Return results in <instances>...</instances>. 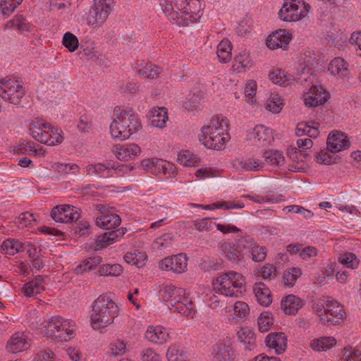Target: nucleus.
Instances as JSON below:
<instances>
[{
	"instance_id": "nucleus-1",
	"label": "nucleus",
	"mask_w": 361,
	"mask_h": 361,
	"mask_svg": "<svg viewBox=\"0 0 361 361\" xmlns=\"http://www.w3.org/2000/svg\"><path fill=\"white\" fill-rule=\"evenodd\" d=\"M40 326L44 329V336L61 343L70 341L76 330L73 321L59 315L44 319Z\"/></svg>"
},
{
	"instance_id": "nucleus-2",
	"label": "nucleus",
	"mask_w": 361,
	"mask_h": 361,
	"mask_svg": "<svg viewBox=\"0 0 361 361\" xmlns=\"http://www.w3.org/2000/svg\"><path fill=\"white\" fill-rule=\"evenodd\" d=\"M118 312L117 305L105 295H100L94 302L91 322L94 329L111 324Z\"/></svg>"
},
{
	"instance_id": "nucleus-3",
	"label": "nucleus",
	"mask_w": 361,
	"mask_h": 361,
	"mask_svg": "<svg viewBox=\"0 0 361 361\" xmlns=\"http://www.w3.org/2000/svg\"><path fill=\"white\" fill-rule=\"evenodd\" d=\"M199 139L206 147L221 150L225 147L230 135L217 118L212 121L209 125L202 128Z\"/></svg>"
},
{
	"instance_id": "nucleus-4",
	"label": "nucleus",
	"mask_w": 361,
	"mask_h": 361,
	"mask_svg": "<svg viewBox=\"0 0 361 361\" xmlns=\"http://www.w3.org/2000/svg\"><path fill=\"white\" fill-rule=\"evenodd\" d=\"M245 284L244 276L236 271H228L219 276L214 283L217 293L224 297L242 296Z\"/></svg>"
},
{
	"instance_id": "nucleus-5",
	"label": "nucleus",
	"mask_w": 361,
	"mask_h": 361,
	"mask_svg": "<svg viewBox=\"0 0 361 361\" xmlns=\"http://www.w3.org/2000/svg\"><path fill=\"white\" fill-rule=\"evenodd\" d=\"M181 7L180 10H177V20H170L175 21L179 26H187L193 23L202 16L200 0H186Z\"/></svg>"
},
{
	"instance_id": "nucleus-6",
	"label": "nucleus",
	"mask_w": 361,
	"mask_h": 361,
	"mask_svg": "<svg viewBox=\"0 0 361 361\" xmlns=\"http://www.w3.org/2000/svg\"><path fill=\"white\" fill-rule=\"evenodd\" d=\"M23 95V86L18 80L8 77L0 80V97L5 101L18 105Z\"/></svg>"
},
{
	"instance_id": "nucleus-7",
	"label": "nucleus",
	"mask_w": 361,
	"mask_h": 361,
	"mask_svg": "<svg viewBox=\"0 0 361 361\" xmlns=\"http://www.w3.org/2000/svg\"><path fill=\"white\" fill-rule=\"evenodd\" d=\"M320 320L325 324L336 325L345 318L343 307L335 300L328 301L324 310L319 314Z\"/></svg>"
},
{
	"instance_id": "nucleus-8",
	"label": "nucleus",
	"mask_w": 361,
	"mask_h": 361,
	"mask_svg": "<svg viewBox=\"0 0 361 361\" xmlns=\"http://www.w3.org/2000/svg\"><path fill=\"white\" fill-rule=\"evenodd\" d=\"M51 216L56 222L63 224L78 221L81 218L78 209L70 204L56 206L51 212Z\"/></svg>"
},
{
	"instance_id": "nucleus-9",
	"label": "nucleus",
	"mask_w": 361,
	"mask_h": 361,
	"mask_svg": "<svg viewBox=\"0 0 361 361\" xmlns=\"http://www.w3.org/2000/svg\"><path fill=\"white\" fill-rule=\"evenodd\" d=\"M188 258L185 254L180 253L166 257L159 261V267L161 270L171 271L176 274L185 271Z\"/></svg>"
},
{
	"instance_id": "nucleus-10",
	"label": "nucleus",
	"mask_w": 361,
	"mask_h": 361,
	"mask_svg": "<svg viewBox=\"0 0 361 361\" xmlns=\"http://www.w3.org/2000/svg\"><path fill=\"white\" fill-rule=\"evenodd\" d=\"M100 214L96 217V224L106 230H111L118 227L121 222L120 216L110 212H106V206L102 204L96 205Z\"/></svg>"
},
{
	"instance_id": "nucleus-11",
	"label": "nucleus",
	"mask_w": 361,
	"mask_h": 361,
	"mask_svg": "<svg viewBox=\"0 0 361 361\" xmlns=\"http://www.w3.org/2000/svg\"><path fill=\"white\" fill-rule=\"evenodd\" d=\"M306 14L307 12L302 10V6H299L293 1H286L279 11L280 19L286 22L297 21L305 17Z\"/></svg>"
},
{
	"instance_id": "nucleus-12",
	"label": "nucleus",
	"mask_w": 361,
	"mask_h": 361,
	"mask_svg": "<svg viewBox=\"0 0 361 361\" xmlns=\"http://www.w3.org/2000/svg\"><path fill=\"white\" fill-rule=\"evenodd\" d=\"M212 354L215 361H231L234 359V352L231 340L228 338L220 341L212 346Z\"/></svg>"
},
{
	"instance_id": "nucleus-13",
	"label": "nucleus",
	"mask_w": 361,
	"mask_h": 361,
	"mask_svg": "<svg viewBox=\"0 0 361 361\" xmlns=\"http://www.w3.org/2000/svg\"><path fill=\"white\" fill-rule=\"evenodd\" d=\"M328 100L326 92L322 87L312 85L310 90L305 93L304 103L305 106L314 107L322 105Z\"/></svg>"
},
{
	"instance_id": "nucleus-14",
	"label": "nucleus",
	"mask_w": 361,
	"mask_h": 361,
	"mask_svg": "<svg viewBox=\"0 0 361 361\" xmlns=\"http://www.w3.org/2000/svg\"><path fill=\"white\" fill-rule=\"evenodd\" d=\"M133 167H130L127 164H121V166H116L115 164H111L108 162L107 164H88L86 166V171L87 175L91 176H102L104 171H107L109 173L111 169H114L115 171H131Z\"/></svg>"
},
{
	"instance_id": "nucleus-15",
	"label": "nucleus",
	"mask_w": 361,
	"mask_h": 361,
	"mask_svg": "<svg viewBox=\"0 0 361 361\" xmlns=\"http://www.w3.org/2000/svg\"><path fill=\"white\" fill-rule=\"evenodd\" d=\"M123 125L129 130L130 135L137 132L141 128V124L131 108H127L121 111L116 116Z\"/></svg>"
},
{
	"instance_id": "nucleus-16",
	"label": "nucleus",
	"mask_w": 361,
	"mask_h": 361,
	"mask_svg": "<svg viewBox=\"0 0 361 361\" xmlns=\"http://www.w3.org/2000/svg\"><path fill=\"white\" fill-rule=\"evenodd\" d=\"M326 145L331 152H338L349 146V140L343 133L332 131L327 137Z\"/></svg>"
},
{
	"instance_id": "nucleus-17",
	"label": "nucleus",
	"mask_w": 361,
	"mask_h": 361,
	"mask_svg": "<svg viewBox=\"0 0 361 361\" xmlns=\"http://www.w3.org/2000/svg\"><path fill=\"white\" fill-rule=\"evenodd\" d=\"M160 297L168 303L169 307H171L179 300L183 298L185 290L181 288L176 287L173 285H166L159 290Z\"/></svg>"
},
{
	"instance_id": "nucleus-18",
	"label": "nucleus",
	"mask_w": 361,
	"mask_h": 361,
	"mask_svg": "<svg viewBox=\"0 0 361 361\" xmlns=\"http://www.w3.org/2000/svg\"><path fill=\"white\" fill-rule=\"evenodd\" d=\"M255 145L266 147L274 140L273 130L262 125L256 126L253 130Z\"/></svg>"
},
{
	"instance_id": "nucleus-19",
	"label": "nucleus",
	"mask_w": 361,
	"mask_h": 361,
	"mask_svg": "<svg viewBox=\"0 0 361 361\" xmlns=\"http://www.w3.org/2000/svg\"><path fill=\"white\" fill-rule=\"evenodd\" d=\"M267 346L275 350L276 354L283 353L287 348V337L283 332L269 334L265 340Z\"/></svg>"
},
{
	"instance_id": "nucleus-20",
	"label": "nucleus",
	"mask_w": 361,
	"mask_h": 361,
	"mask_svg": "<svg viewBox=\"0 0 361 361\" xmlns=\"http://www.w3.org/2000/svg\"><path fill=\"white\" fill-rule=\"evenodd\" d=\"M290 35L284 30L273 33L267 40V46L270 49L281 48L285 49L290 41Z\"/></svg>"
},
{
	"instance_id": "nucleus-21",
	"label": "nucleus",
	"mask_w": 361,
	"mask_h": 361,
	"mask_svg": "<svg viewBox=\"0 0 361 361\" xmlns=\"http://www.w3.org/2000/svg\"><path fill=\"white\" fill-rule=\"evenodd\" d=\"M169 309L173 312L179 313L180 315L188 318H193L195 314L193 302L190 298L186 297L185 295H183V298L171 305Z\"/></svg>"
},
{
	"instance_id": "nucleus-22",
	"label": "nucleus",
	"mask_w": 361,
	"mask_h": 361,
	"mask_svg": "<svg viewBox=\"0 0 361 361\" xmlns=\"http://www.w3.org/2000/svg\"><path fill=\"white\" fill-rule=\"evenodd\" d=\"M141 152V148L136 144L128 145H116L114 149V154L121 161H126L134 159Z\"/></svg>"
},
{
	"instance_id": "nucleus-23",
	"label": "nucleus",
	"mask_w": 361,
	"mask_h": 361,
	"mask_svg": "<svg viewBox=\"0 0 361 361\" xmlns=\"http://www.w3.org/2000/svg\"><path fill=\"white\" fill-rule=\"evenodd\" d=\"M234 169L242 171H257L263 167L264 163L257 158L245 159H235L231 162Z\"/></svg>"
},
{
	"instance_id": "nucleus-24",
	"label": "nucleus",
	"mask_w": 361,
	"mask_h": 361,
	"mask_svg": "<svg viewBox=\"0 0 361 361\" xmlns=\"http://www.w3.org/2000/svg\"><path fill=\"white\" fill-rule=\"evenodd\" d=\"M30 346L27 336L23 333H16L8 340L6 349L12 353H17L27 349Z\"/></svg>"
},
{
	"instance_id": "nucleus-25",
	"label": "nucleus",
	"mask_w": 361,
	"mask_h": 361,
	"mask_svg": "<svg viewBox=\"0 0 361 361\" xmlns=\"http://www.w3.org/2000/svg\"><path fill=\"white\" fill-rule=\"evenodd\" d=\"M145 338L150 342L163 344L169 339V334L163 326H149L145 332Z\"/></svg>"
},
{
	"instance_id": "nucleus-26",
	"label": "nucleus",
	"mask_w": 361,
	"mask_h": 361,
	"mask_svg": "<svg viewBox=\"0 0 361 361\" xmlns=\"http://www.w3.org/2000/svg\"><path fill=\"white\" fill-rule=\"evenodd\" d=\"M302 305V300L294 295H288L281 301V309L288 315L295 314Z\"/></svg>"
},
{
	"instance_id": "nucleus-27",
	"label": "nucleus",
	"mask_w": 361,
	"mask_h": 361,
	"mask_svg": "<svg viewBox=\"0 0 361 361\" xmlns=\"http://www.w3.org/2000/svg\"><path fill=\"white\" fill-rule=\"evenodd\" d=\"M186 0H161V6L169 20H177L178 11Z\"/></svg>"
},
{
	"instance_id": "nucleus-28",
	"label": "nucleus",
	"mask_w": 361,
	"mask_h": 361,
	"mask_svg": "<svg viewBox=\"0 0 361 361\" xmlns=\"http://www.w3.org/2000/svg\"><path fill=\"white\" fill-rule=\"evenodd\" d=\"M253 292L261 305L267 307L271 303L272 295L271 291L264 283L259 282L255 283Z\"/></svg>"
},
{
	"instance_id": "nucleus-29",
	"label": "nucleus",
	"mask_w": 361,
	"mask_h": 361,
	"mask_svg": "<svg viewBox=\"0 0 361 361\" xmlns=\"http://www.w3.org/2000/svg\"><path fill=\"white\" fill-rule=\"evenodd\" d=\"M44 277L41 275L37 276L32 281L26 283L23 288V292L27 297L40 293L44 290Z\"/></svg>"
},
{
	"instance_id": "nucleus-30",
	"label": "nucleus",
	"mask_w": 361,
	"mask_h": 361,
	"mask_svg": "<svg viewBox=\"0 0 361 361\" xmlns=\"http://www.w3.org/2000/svg\"><path fill=\"white\" fill-rule=\"evenodd\" d=\"M220 252L222 255L230 261L238 262L243 259V255L231 242H223L220 245Z\"/></svg>"
},
{
	"instance_id": "nucleus-31",
	"label": "nucleus",
	"mask_w": 361,
	"mask_h": 361,
	"mask_svg": "<svg viewBox=\"0 0 361 361\" xmlns=\"http://www.w3.org/2000/svg\"><path fill=\"white\" fill-rule=\"evenodd\" d=\"M134 70L137 74L149 79L157 78L162 72V68L161 67L151 63H145L142 67H140L139 65H136L134 67Z\"/></svg>"
},
{
	"instance_id": "nucleus-32",
	"label": "nucleus",
	"mask_w": 361,
	"mask_h": 361,
	"mask_svg": "<svg viewBox=\"0 0 361 361\" xmlns=\"http://www.w3.org/2000/svg\"><path fill=\"white\" fill-rule=\"evenodd\" d=\"M328 70L332 75L341 78H345L349 73L345 61L340 57H336L330 62Z\"/></svg>"
},
{
	"instance_id": "nucleus-33",
	"label": "nucleus",
	"mask_w": 361,
	"mask_h": 361,
	"mask_svg": "<svg viewBox=\"0 0 361 361\" xmlns=\"http://www.w3.org/2000/svg\"><path fill=\"white\" fill-rule=\"evenodd\" d=\"M1 249L6 254L14 255L25 250V245L18 239L9 238L3 241Z\"/></svg>"
},
{
	"instance_id": "nucleus-34",
	"label": "nucleus",
	"mask_w": 361,
	"mask_h": 361,
	"mask_svg": "<svg viewBox=\"0 0 361 361\" xmlns=\"http://www.w3.org/2000/svg\"><path fill=\"white\" fill-rule=\"evenodd\" d=\"M168 121L167 109L165 107L154 108L151 111V124L152 126L163 128Z\"/></svg>"
},
{
	"instance_id": "nucleus-35",
	"label": "nucleus",
	"mask_w": 361,
	"mask_h": 361,
	"mask_svg": "<svg viewBox=\"0 0 361 361\" xmlns=\"http://www.w3.org/2000/svg\"><path fill=\"white\" fill-rule=\"evenodd\" d=\"M287 154L293 161V164L290 165L289 169L298 170L304 169V166L300 164L305 161V160L309 157V154L304 150H297L295 149H292L291 150L288 151Z\"/></svg>"
},
{
	"instance_id": "nucleus-36",
	"label": "nucleus",
	"mask_w": 361,
	"mask_h": 361,
	"mask_svg": "<svg viewBox=\"0 0 361 361\" xmlns=\"http://www.w3.org/2000/svg\"><path fill=\"white\" fill-rule=\"evenodd\" d=\"M336 344V340L332 336H322L312 340L310 346L315 351H326Z\"/></svg>"
},
{
	"instance_id": "nucleus-37",
	"label": "nucleus",
	"mask_w": 361,
	"mask_h": 361,
	"mask_svg": "<svg viewBox=\"0 0 361 361\" xmlns=\"http://www.w3.org/2000/svg\"><path fill=\"white\" fill-rule=\"evenodd\" d=\"M109 128L110 133L114 138L126 140L131 135L129 130H127L117 118L111 122Z\"/></svg>"
},
{
	"instance_id": "nucleus-38",
	"label": "nucleus",
	"mask_w": 361,
	"mask_h": 361,
	"mask_svg": "<svg viewBox=\"0 0 361 361\" xmlns=\"http://www.w3.org/2000/svg\"><path fill=\"white\" fill-rule=\"evenodd\" d=\"M232 45L227 39L221 40L216 47V54L221 63H228L231 59Z\"/></svg>"
},
{
	"instance_id": "nucleus-39",
	"label": "nucleus",
	"mask_w": 361,
	"mask_h": 361,
	"mask_svg": "<svg viewBox=\"0 0 361 361\" xmlns=\"http://www.w3.org/2000/svg\"><path fill=\"white\" fill-rule=\"evenodd\" d=\"M263 157L267 164L274 166H282L286 162L283 153L277 150L265 151Z\"/></svg>"
},
{
	"instance_id": "nucleus-40",
	"label": "nucleus",
	"mask_w": 361,
	"mask_h": 361,
	"mask_svg": "<svg viewBox=\"0 0 361 361\" xmlns=\"http://www.w3.org/2000/svg\"><path fill=\"white\" fill-rule=\"evenodd\" d=\"M252 66L251 60L246 53L235 56L233 62V69L238 73L244 72Z\"/></svg>"
},
{
	"instance_id": "nucleus-41",
	"label": "nucleus",
	"mask_w": 361,
	"mask_h": 361,
	"mask_svg": "<svg viewBox=\"0 0 361 361\" xmlns=\"http://www.w3.org/2000/svg\"><path fill=\"white\" fill-rule=\"evenodd\" d=\"M123 259L126 263L140 267L145 264L147 255L139 251L128 252L123 256Z\"/></svg>"
},
{
	"instance_id": "nucleus-42",
	"label": "nucleus",
	"mask_w": 361,
	"mask_h": 361,
	"mask_svg": "<svg viewBox=\"0 0 361 361\" xmlns=\"http://www.w3.org/2000/svg\"><path fill=\"white\" fill-rule=\"evenodd\" d=\"M148 166L151 171L157 175H166L168 173V166L172 169L169 162L158 159H152L149 161Z\"/></svg>"
},
{
	"instance_id": "nucleus-43",
	"label": "nucleus",
	"mask_w": 361,
	"mask_h": 361,
	"mask_svg": "<svg viewBox=\"0 0 361 361\" xmlns=\"http://www.w3.org/2000/svg\"><path fill=\"white\" fill-rule=\"evenodd\" d=\"M166 357L169 361H184L188 356L187 353L180 346L172 345L168 348Z\"/></svg>"
},
{
	"instance_id": "nucleus-44",
	"label": "nucleus",
	"mask_w": 361,
	"mask_h": 361,
	"mask_svg": "<svg viewBox=\"0 0 361 361\" xmlns=\"http://www.w3.org/2000/svg\"><path fill=\"white\" fill-rule=\"evenodd\" d=\"M301 274L302 271L299 268L293 267L287 269L283 276L284 285L288 287L293 286Z\"/></svg>"
},
{
	"instance_id": "nucleus-45",
	"label": "nucleus",
	"mask_w": 361,
	"mask_h": 361,
	"mask_svg": "<svg viewBox=\"0 0 361 361\" xmlns=\"http://www.w3.org/2000/svg\"><path fill=\"white\" fill-rule=\"evenodd\" d=\"M99 273L101 276H118L123 273V267L118 264H104L99 267Z\"/></svg>"
},
{
	"instance_id": "nucleus-46",
	"label": "nucleus",
	"mask_w": 361,
	"mask_h": 361,
	"mask_svg": "<svg viewBox=\"0 0 361 361\" xmlns=\"http://www.w3.org/2000/svg\"><path fill=\"white\" fill-rule=\"evenodd\" d=\"M282 105L283 103L279 94H271L265 104V108L272 113L279 114L282 109Z\"/></svg>"
},
{
	"instance_id": "nucleus-47",
	"label": "nucleus",
	"mask_w": 361,
	"mask_h": 361,
	"mask_svg": "<svg viewBox=\"0 0 361 361\" xmlns=\"http://www.w3.org/2000/svg\"><path fill=\"white\" fill-rule=\"evenodd\" d=\"M240 342L254 346L255 344V335L254 331L249 327L241 328L237 333Z\"/></svg>"
},
{
	"instance_id": "nucleus-48",
	"label": "nucleus",
	"mask_w": 361,
	"mask_h": 361,
	"mask_svg": "<svg viewBox=\"0 0 361 361\" xmlns=\"http://www.w3.org/2000/svg\"><path fill=\"white\" fill-rule=\"evenodd\" d=\"M269 78L275 83H279L282 85L288 84L293 80L291 75H286L281 69L274 70L269 74Z\"/></svg>"
},
{
	"instance_id": "nucleus-49",
	"label": "nucleus",
	"mask_w": 361,
	"mask_h": 361,
	"mask_svg": "<svg viewBox=\"0 0 361 361\" xmlns=\"http://www.w3.org/2000/svg\"><path fill=\"white\" fill-rule=\"evenodd\" d=\"M49 123H44L38 118L33 120L29 126V130L32 137L36 140L39 136L40 133H42L46 128L49 127Z\"/></svg>"
},
{
	"instance_id": "nucleus-50",
	"label": "nucleus",
	"mask_w": 361,
	"mask_h": 361,
	"mask_svg": "<svg viewBox=\"0 0 361 361\" xmlns=\"http://www.w3.org/2000/svg\"><path fill=\"white\" fill-rule=\"evenodd\" d=\"M178 161L185 166H190L196 164L200 161L199 158L190 153L189 151H185L180 153L177 159Z\"/></svg>"
},
{
	"instance_id": "nucleus-51",
	"label": "nucleus",
	"mask_w": 361,
	"mask_h": 361,
	"mask_svg": "<svg viewBox=\"0 0 361 361\" xmlns=\"http://www.w3.org/2000/svg\"><path fill=\"white\" fill-rule=\"evenodd\" d=\"M62 43L71 52L77 49L79 44L77 37L69 32L64 34Z\"/></svg>"
},
{
	"instance_id": "nucleus-52",
	"label": "nucleus",
	"mask_w": 361,
	"mask_h": 361,
	"mask_svg": "<svg viewBox=\"0 0 361 361\" xmlns=\"http://www.w3.org/2000/svg\"><path fill=\"white\" fill-rule=\"evenodd\" d=\"M193 228L199 232L209 231L215 225L211 218H204L192 221Z\"/></svg>"
},
{
	"instance_id": "nucleus-53",
	"label": "nucleus",
	"mask_w": 361,
	"mask_h": 361,
	"mask_svg": "<svg viewBox=\"0 0 361 361\" xmlns=\"http://www.w3.org/2000/svg\"><path fill=\"white\" fill-rule=\"evenodd\" d=\"M338 262L351 269L356 268L359 264V259L356 255L352 252H347L342 255L339 257Z\"/></svg>"
},
{
	"instance_id": "nucleus-54",
	"label": "nucleus",
	"mask_w": 361,
	"mask_h": 361,
	"mask_svg": "<svg viewBox=\"0 0 361 361\" xmlns=\"http://www.w3.org/2000/svg\"><path fill=\"white\" fill-rule=\"evenodd\" d=\"M22 1L23 0H1L0 6L3 15L9 16Z\"/></svg>"
},
{
	"instance_id": "nucleus-55",
	"label": "nucleus",
	"mask_w": 361,
	"mask_h": 361,
	"mask_svg": "<svg viewBox=\"0 0 361 361\" xmlns=\"http://www.w3.org/2000/svg\"><path fill=\"white\" fill-rule=\"evenodd\" d=\"M259 330L261 332H266L269 327L273 324V318L269 312L262 313L257 319Z\"/></svg>"
},
{
	"instance_id": "nucleus-56",
	"label": "nucleus",
	"mask_w": 361,
	"mask_h": 361,
	"mask_svg": "<svg viewBox=\"0 0 361 361\" xmlns=\"http://www.w3.org/2000/svg\"><path fill=\"white\" fill-rule=\"evenodd\" d=\"M249 252L252 256V260L256 262L264 261L267 256L265 247L258 245H255L253 247H251Z\"/></svg>"
},
{
	"instance_id": "nucleus-57",
	"label": "nucleus",
	"mask_w": 361,
	"mask_h": 361,
	"mask_svg": "<svg viewBox=\"0 0 361 361\" xmlns=\"http://www.w3.org/2000/svg\"><path fill=\"white\" fill-rule=\"evenodd\" d=\"M126 343L123 341L117 340L110 343L107 354L114 356L122 355L126 352Z\"/></svg>"
},
{
	"instance_id": "nucleus-58",
	"label": "nucleus",
	"mask_w": 361,
	"mask_h": 361,
	"mask_svg": "<svg viewBox=\"0 0 361 361\" xmlns=\"http://www.w3.org/2000/svg\"><path fill=\"white\" fill-rule=\"evenodd\" d=\"M10 23L12 27L22 32L28 31L30 27V23L26 22V20L22 15H16Z\"/></svg>"
},
{
	"instance_id": "nucleus-59",
	"label": "nucleus",
	"mask_w": 361,
	"mask_h": 361,
	"mask_svg": "<svg viewBox=\"0 0 361 361\" xmlns=\"http://www.w3.org/2000/svg\"><path fill=\"white\" fill-rule=\"evenodd\" d=\"M34 361H54V353L47 348L39 349L35 355Z\"/></svg>"
},
{
	"instance_id": "nucleus-60",
	"label": "nucleus",
	"mask_w": 361,
	"mask_h": 361,
	"mask_svg": "<svg viewBox=\"0 0 361 361\" xmlns=\"http://www.w3.org/2000/svg\"><path fill=\"white\" fill-rule=\"evenodd\" d=\"M234 314L240 317L244 318L250 312L248 305L243 301H237L233 307Z\"/></svg>"
},
{
	"instance_id": "nucleus-61",
	"label": "nucleus",
	"mask_w": 361,
	"mask_h": 361,
	"mask_svg": "<svg viewBox=\"0 0 361 361\" xmlns=\"http://www.w3.org/2000/svg\"><path fill=\"white\" fill-rule=\"evenodd\" d=\"M94 12L96 13L95 20L92 23V26L96 27L104 23L110 12L104 9L100 10V8H97V4L95 5Z\"/></svg>"
},
{
	"instance_id": "nucleus-62",
	"label": "nucleus",
	"mask_w": 361,
	"mask_h": 361,
	"mask_svg": "<svg viewBox=\"0 0 361 361\" xmlns=\"http://www.w3.org/2000/svg\"><path fill=\"white\" fill-rule=\"evenodd\" d=\"M112 244L110 238H109V233L105 232L104 233L99 235L96 240L94 249L96 250H100L108 245Z\"/></svg>"
},
{
	"instance_id": "nucleus-63",
	"label": "nucleus",
	"mask_w": 361,
	"mask_h": 361,
	"mask_svg": "<svg viewBox=\"0 0 361 361\" xmlns=\"http://www.w3.org/2000/svg\"><path fill=\"white\" fill-rule=\"evenodd\" d=\"M73 229L75 234L79 235L80 236L85 235L88 231L90 225L87 221H73Z\"/></svg>"
},
{
	"instance_id": "nucleus-64",
	"label": "nucleus",
	"mask_w": 361,
	"mask_h": 361,
	"mask_svg": "<svg viewBox=\"0 0 361 361\" xmlns=\"http://www.w3.org/2000/svg\"><path fill=\"white\" fill-rule=\"evenodd\" d=\"M50 132L51 133H50V136L49 138V140H50L49 142V146H54L56 145L61 144L63 138L61 135V132L59 131V129L51 126Z\"/></svg>"
}]
</instances>
